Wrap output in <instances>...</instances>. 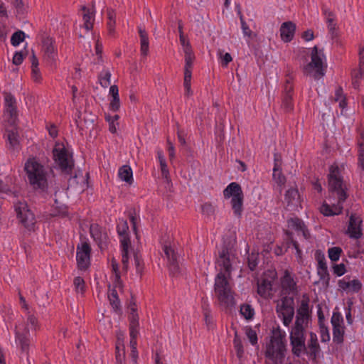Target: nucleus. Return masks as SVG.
Listing matches in <instances>:
<instances>
[{
	"mask_svg": "<svg viewBox=\"0 0 364 364\" xmlns=\"http://www.w3.org/2000/svg\"><path fill=\"white\" fill-rule=\"evenodd\" d=\"M26 171L29 184L35 190H40L46 193L48 188L47 172L43 165L36 160L35 157H29L25 163Z\"/></svg>",
	"mask_w": 364,
	"mask_h": 364,
	"instance_id": "nucleus-1",
	"label": "nucleus"
},
{
	"mask_svg": "<svg viewBox=\"0 0 364 364\" xmlns=\"http://www.w3.org/2000/svg\"><path fill=\"white\" fill-rule=\"evenodd\" d=\"M214 291L221 306L232 309L235 305L230 284L223 272L217 274L215 279Z\"/></svg>",
	"mask_w": 364,
	"mask_h": 364,
	"instance_id": "nucleus-2",
	"label": "nucleus"
},
{
	"mask_svg": "<svg viewBox=\"0 0 364 364\" xmlns=\"http://www.w3.org/2000/svg\"><path fill=\"white\" fill-rule=\"evenodd\" d=\"M284 335L282 333L280 328L272 330V336L271 337L270 343L267 346L265 352L266 357L277 362L282 363L284 359L286 351L285 344L283 341Z\"/></svg>",
	"mask_w": 364,
	"mask_h": 364,
	"instance_id": "nucleus-3",
	"label": "nucleus"
},
{
	"mask_svg": "<svg viewBox=\"0 0 364 364\" xmlns=\"http://www.w3.org/2000/svg\"><path fill=\"white\" fill-rule=\"evenodd\" d=\"M328 191L335 193L341 202H345L348 195L338 166H331L328 174Z\"/></svg>",
	"mask_w": 364,
	"mask_h": 364,
	"instance_id": "nucleus-4",
	"label": "nucleus"
},
{
	"mask_svg": "<svg viewBox=\"0 0 364 364\" xmlns=\"http://www.w3.org/2000/svg\"><path fill=\"white\" fill-rule=\"evenodd\" d=\"M225 199L231 198V206L235 216L240 218L243 210L244 194L240 185L236 182L230 183L223 191Z\"/></svg>",
	"mask_w": 364,
	"mask_h": 364,
	"instance_id": "nucleus-5",
	"label": "nucleus"
},
{
	"mask_svg": "<svg viewBox=\"0 0 364 364\" xmlns=\"http://www.w3.org/2000/svg\"><path fill=\"white\" fill-rule=\"evenodd\" d=\"M53 159L63 174L71 175L75 166L73 154H69L68 150L63 148H54L53 150Z\"/></svg>",
	"mask_w": 364,
	"mask_h": 364,
	"instance_id": "nucleus-6",
	"label": "nucleus"
},
{
	"mask_svg": "<svg viewBox=\"0 0 364 364\" xmlns=\"http://www.w3.org/2000/svg\"><path fill=\"white\" fill-rule=\"evenodd\" d=\"M14 208L21 224L29 231L34 230L36 218L28 204L25 201H18L14 204Z\"/></svg>",
	"mask_w": 364,
	"mask_h": 364,
	"instance_id": "nucleus-7",
	"label": "nucleus"
},
{
	"mask_svg": "<svg viewBox=\"0 0 364 364\" xmlns=\"http://www.w3.org/2000/svg\"><path fill=\"white\" fill-rule=\"evenodd\" d=\"M324 58V55L323 53V50L318 51V48L315 46L311 50V60L309 63L307 64L305 69H312L316 68V73L314 75L315 78L320 77L324 75V69L323 66V58Z\"/></svg>",
	"mask_w": 364,
	"mask_h": 364,
	"instance_id": "nucleus-8",
	"label": "nucleus"
},
{
	"mask_svg": "<svg viewBox=\"0 0 364 364\" xmlns=\"http://www.w3.org/2000/svg\"><path fill=\"white\" fill-rule=\"evenodd\" d=\"M4 136L7 138V147L9 151L14 153L18 152L21 149V144L18 140L16 122L13 125L8 124L6 126V134Z\"/></svg>",
	"mask_w": 364,
	"mask_h": 364,
	"instance_id": "nucleus-9",
	"label": "nucleus"
},
{
	"mask_svg": "<svg viewBox=\"0 0 364 364\" xmlns=\"http://www.w3.org/2000/svg\"><path fill=\"white\" fill-rule=\"evenodd\" d=\"M289 339L291 346V352L294 356L299 358L302 353H306V352H307L304 333L296 334V333H291Z\"/></svg>",
	"mask_w": 364,
	"mask_h": 364,
	"instance_id": "nucleus-10",
	"label": "nucleus"
},
{
	"mask_svg": "<svg viewBox=\"0 0 364 364\" xmlns=\"http://www.w3.org/2000/svg\"><path fill=\"white\" fill-rule=\"evenodd\" d=\"M232 254V247L230 244H224L221 251L219 252V257L217 260L218 266L223 268L225 272L230 276L232 271V267L230 262V255Z\"/></svg>",
	"mask_w": 364,
	"mask_h": 364,
	"instance_id": "nucleus-11",
	"label": "nucleus"
},
{
	"mask_svg": "<svg viewBox=\"0 0 364 364\" xmlns=\"http://www.w3.org/2000/svg\"><path fill=\"white\" fill-rule=\"evenodd\" d=\"M17 327L16 326V340L20 346L21 351L22 353H26V358L28 364H31L30 360L28 359L29 355V348L31 345L30 340V331L27 326H25L22 331L16 330Z\"/></svg>",
	"mask_w": 364,
	"mask_h": 364,
	"instance_id": "nucleus-12",
	"label": "nucleus"
},
{
	"mask_svg": "<svg viewBox=\"0 0 364 364\" xmlns=\"http://www.w3.org/2000/svg\"><path fill=\"white\" fill-rule=\"evenodd\" d=\"M90 232L94 240L101 250L106 249L109 244V237L107 233L102 227L97 224L90 225Z\"/></svg>",
	"mask_w": 364,
	"mask_h": 364,
	"instance_id": "nucleus-13",
	"label": "nucleus"
},
{
	"mask_svg": "<svg viewBox=\"0 0 364 364\" xmlns=\"http://www.w3.org/2000/svg\"><path fill=\"white\" fill-rule=\"evenodd\" d=\"M91 248L88 243L83 242L81 247L77 248L76 259L80 269H86L90 264Z\"/></svg>",
	"mask_w": 364,
	"mask_h": 364,
	"instance_id": "nucleus-14",
	"label": "nucleus"
},
{
	"mask_svg": "<svg viewBox=\"0 0 364 364\" xmlns=\"http://www.w3.org/2000/svg\"><path fill=\"white\" fill-rule=\"evenodd\" d=\"M6 112L9 115L7 119V124L13 125L17 121V108L16 106V99L9 92L4 93Z\"/></svg>",
	"mask_w": 364,
	"mask_h": 364,
	"instance_id": "nucleus-15",
	"label": "nucleus"
},
{
	"mask_svg": "<svg viewBox=\"0 0 364 364\" xmlns=\"http://www.w3.org/2000/svg\"><path fill=\"white\" fill-rule=\"evenodd\" d=\"M55 41L50 37L43 38L42 41L44 50V58L46 62L53 65L55 63L56 50L54 46Z\"/></svg>",
	"mask_w": 364,
	"mask_h": 364,
	"instance_id": "nucleus-16",
	"label": "nucleus"
},
{
	"mask_svg": "<svg viewBox=\"0 0 364 364\" xmlns=\"http://www.w3.org/2000/svg\"><path fill=\"white\" fill-rule=\"evenodd\" d=\"M363 220L355 214H351L349 218V225L348 227V232L351 238L359 239L362 237L361 225Z\"/></svg>",
	"mask_w": 364,
	"mask_h": 364,
	"instance_id": "nucleus-17",
	"label": "nucleus"
},
{
	"mask_svg": "<svg viewBox=\"0 0 364 364\" xmlns=\"http://www.w3.org/2000/svg\"><path fill=\"white\" fill-rule=\"evenodd\" d=\"M163 250L168 259V267L171 274L173 275L177 274L179 271L178 254L171 247L168 245H164Z\"/></svg>",
	"mask_w": 364,
	"mask_h": 364,
	"instance_id": "nucleus-18",
	"label": "nucleus"
},
{
	"mask_svg": "<svg viewBox=\"0 0 364 364\" xmlns=\"http://www.w3.org/2000/svg\"><path fill=\"white\" fill-rule=\"evenodd\" d=\"M346 279H350V276H346L342 279L338 281V290L351 291L353 293L359 292L362 289V283L358 279L346 281Z\"/></svg>",
	"mask_w": 364,
	"mask_h": 364,
	"instance_id": "nucleus-19",
	"label": "nucleus"
},
{
	"mask_svg": "<svg viewBox=\"0 0 364 364\" xmlns=\"http://www.w3.org/2000/svg\"><path fill=\"white\" fill-rule=\"evenodd\" d=\"M291 80L292 79L290 77L286 80V85L284 86V94L282 99V107L287 112H291L294 108L292 102V94L294 87L291 85Z\"/></svg>",
	"mask_w": 364,
	"mask_h": 364,
	"instance_id": "nucleus-20",
	"label": "nucleus"
},
{
	"mask_svg": "<svg viewBox=\"0 0 364 364\" xmlns=\"http://www.w3.org/2000/svg\"><path fill=\"white\" fill-rule=\"evenodd\" d=\"M309 337L306 346L307 352H306V354L308 355L311 360H316L321 352V347L318 342L317 335L315 333L312 331L310 332Z\"/></svg>",
	"mask_w": 364,
	"mask_h": 364,
	"instance_id": "nucleus-21",
	"label": "nucleus"
},
{
	"mask_svg": "<svg viewBox=\"0 0 364 364\" xmlns=\"http://www.w3.org/2000/svg\"><path fill=\"white\" fill-rule=\"evenodd\" d=\"M279 31L281 39L285 43H289L294 36L296 24L292 21L284 22L281 25Z\"/></svg>",
	"mask_w": 364,
	"mask_h": 364,
	"instance_id": "nucleus-22",
	"label": "nucleus"
},
{
	"mask_svg": "<svg viewBox=\"0 0 364 364\" xmlns=\"http://www.w3.org/2000/svg\"><path fill=\"white\" fill-rule=\"evenodd\" d=\"M288 226L299 232H302L303 237L306 240H309L311 237L310 232L305 225L304 222L299 218H291L287 220Z\"/></svg>",
	"mask_w": 364,
	"mask_h": 364,
	"instance_id": "nucleus-23",
	"label": "nucleus"
},
{
	"mask_svg": "<svg viewBox=\"0 0 364 364\" xmlns=\"http://www.w3.org/2000/svg\"><path fill=\"white\" fill-rule=\"evenodd\" d=\"M278 316L282 320L285 326H289L292 322L294 316V306H278L276 307Z\"/></svg>",
	"mask_w": 364,
	"mask_h": 364,
	"instance_id": "nucleus-24",
	"label": "nucleus"
},
{
	"mask_svg": "<svg viewBox=\"0 0 364 364\" xmlns=\"http://www.w3.org/2000/svg\"><path fill=\"white\" fill-rule=\"evenodd\" d=\"M179 39L185 54V66L193 65V62L195 60V55L189 41L184 35H180Z\"/></svg>",
	"mask_w": 364,
	"mask_h": 364,
	"instance_id": "nucleus-25",
	"label": "nucleus"
},
{
	"mask_svg": "<svg viewBox=\"0 0 364 364\" xmlns=\"http://www.w3.org/2000/svg\"><path fill=\"white\" fill-rule=\"evenodd\" d=\"M309 297L308 294H303L301 305L296 310V315L304 317L308 320H311L312 311L311 309H310L309 308Z\"/></svg>",
	"mask_w": 364,
	"mask_h": 364,
	"instance_id": "nucleus-26",
	"label": "nucleus"
},
{
	"mask_svg": "<svg viewBox=\"0 0 364 364\" xmlns=\"http://www.w3.org/2000/svg\"><path fill=\"white\" fill-rule=\"evenodd\" d=\"M282 294H287L296 290V284L290 274L286 272L282 279Z\"/></svg>",
	"mask_w": 364,
	"mask_h": 364,
	"instance_id": "nucleus-27",
	"label": "nucleus"
},
{
	"mask_svg": "<svg viewBox=\"0 0 364 364\" xmlns=\"http://www.w3.org/2000/svg\"><path fill=\"white\" fill-rule=\"evenodd\" d=\"M311 320H308L304 317L296 315V320L294 325L292 327L291 333H304L305 327L308 326V324Z\"/></svg>",
	"mask_w": 364,
	"mask_h": 364,
	"instance_id": "nucleus-28",
	"label": "nucleus"
},
{
	"mask_svg": "<svg viewBox=\"0 0 364 364\" xmlns=\"http://www.w3.org/2000/svg\"><path fill=\"white\" fill-rule=\"evenodd\" d=\"M139 33L140 36L141 54L146 57L149 53V37L144 29L139 28Z\"/></svg>",
	"mask_w": 364,
	"mask_h": 364,
	"instance_id": "nucleus-29",
	"label": "nucleus"
},
{
	"mask_svg": "<svg viewBox=\"0 0 364 364\" xmlns=\"http://www.w3.org/2000/svg\"><path fill=\"white\" fill-rule=\"evenodd\" d=\"M118 174L122 181H124L129 184H132L133 183L132 170L129 166L124 165L120 167Z\"/></svg>",
	"mask_w": 364,
	"mask_h": 364,
	"instance_id": "nucleus-30",
	"label": "nucleus"
},
{
	"mask_svg": "<svg viewBox=\"0 0 364 364\" xmlns=\"http://www.w3.org/2000/svg\"><path fill=\"white\" fill-rule=\"evenodd\" d=\"M317 274L319 276V279L322 282L323 287L327 289L329 287L330 282V274L328 271L327 264H325L323 266L318 265Z\"/></svg>",
	"mask_w": 364,
	"mask_h": 364,
	"instance_id": "nucleus-31",
	"label": "nucleus"
},
{
	"mask_svg": "<svg viewBox=\"0 0 364 364\" xmlns=\"http://www.w3.org/2000/svg\"><path fill=\"white\" fill-rule=\"evenodd\" d=\"M193 65L184 66V82L183 85L186 90V95L190 96L193 94L191 88Z\"/></svg>",
	"mask_w": 364,
	"mask_h": 364,
	"instance_id": "nucleus-32",
	"label": "nucleus"
},
{
	"mask_svg": "<svg viewBox=\"0 0 364 364\" xmlns=\"http://www.w3.org/2000/svg\"><path fill=\"white\" fill-rule=\"evenodd\" d=\"M272 282L267 279H263L261 283H258L257 293L262 297H265L267 292L272 290Z\"/></svg>",
	"mask_w": 364,
	"mask_h": 364,
	"instance_id": "nucleus-33",
	"label": "nucleus"
},
{
	"mask_svg": "<svg viewBox=\"0 0 364 364\" xmlns=\"http://www.w3.org/2000/svg\"><path fill=\"white\" fill-rule=\"evenodd\" d=\"M325 14L327 15L328 28L330 33L331 34L332 38H334L337 36V33L336 31V23H335L334 14L331 11H326Z\"/></svg>",
	"mask_w": 364,
	"mask_h": 364,
	"instance_id": "nucleus-34",
	"label": "nucleus"
},
{
	"mask_svg": "<svg viewBox=\"0 0 364 364\" xmlns=\"http://www.w3.org/2000/svg\"><path fill=\"white\" fill-rule=\"evenodd\" d=\"M344 326L333 327V341L341 344L344 341Z\"/></svg>",
	"mask_w": 364,
	"mask_h": 364,
	"instance_id": "nucleus-35",
	"label": "nucleus"
},
{
	"mask_svg": "<svg viewBox=\"0 0 364 364\" xmlns=\"http://www.w3.org/2000/svg\"><path fill=\"white\" fill-rule=\"evenodd\" d=\"M109 303L115 311L120 310V300L118 297L117 291L115 289H111L110 294H108Z\"/></svg>",
	"mask_w": 364,
	"mask_h": 364,
	"instance_id": "nucleus-36",
	"label": "nucleus"
},
{
	"mask_svg": "<svg viewBox=\"0 0 364 364\" xmlns=\"http://www.w3.org/2000/svg\"><path fill=\"white\" fill-rule=\"evenodd\" d=\"M233 344H234L235 349L236 350L237 357L239 359H241L244 354V349H243V346L242 343L241 338L237 335V332H235V336H234V339H233Z\"/></svg>",
	"mask_w": 364,
	"mask_h": 364,
	"instance_id": "nucleus-37",
	"label": "nucleus"
},
{
	"mask_svg": "<svg viewBox=\"0 0 364 364\" xmlns=\"http://www.w3.org/2000/svg\"><path fill=\"white\" fill-rule=\"evenodd\" d=\"M240 312L247 320L252 319L255 314L254 309L252 308L251 305L248 304L241 305Z\"/></svg>",
	"mask_w": 364,
	"mask_h": 364,
	"instance_id": "nucleus-38",
	"label": "nucleus"
},
{
	"mask_svg": "<svg viewBox=\"0 0 364 364\" xmlns=\"http://www.w3.org/2000/svg\"><path fill=\"white\" fill-rule=\"evenodd\" d=\"M334 100L336 102L340 100V102H339L340 107L343 109L347 106L346 98L343 95V88L340 86L338 87H337V89L335 91V99Z\"/></svg>",
	"mask_w": 364,
	"mask_h": 364,
	"instance_id": "nucleus-39",
	"label": "nucleus"
},
{
	"mask_svg": "<svg viewBox=\"0 0 364 364\" xmlns=\"http://www.w3.org/2000/svg\"><path fill=\"white\" fill-rule=\"evenodd\" d=\"M25 39V33L22 31L14 32L11 38V43L14 46H18Z\"/></svg>",
	"mask_w": 364,
	"mask_h": 364,
	"instance_id": "nucleus-40",
	"label": "nucleus"
},
{
	"mask_svg": "<svg viewBox=\"0 0 364 364\" xmlns=\"http://www.w3.org/2000/svg\"><path fill=\"white\" fill-rule=\"evenodd\" d=\"M111 73L105 70L98 75V80L102 87L106 88L110 84Z\"/></svg>",
	"mask_w": 364,
	"mask_h": 364,
	"instance_id": "nucleus-41",
	"label": "nucleus"
},
{
	"mask_svg": "<svg viewBox=\"0 0 364 364\" xmlns=\"http://www.w3.org/2000/svg\"><path fill=\"white\" fill-rule=\"evenodd\" d=\"M299 198V193L296 188H289L285 193V200L287 204H291L296 198Z\"/></svg>",
	"mask_w": 364,
	"mask_h": 364,
	"instance_id": "nucleus-42",
	"label": "nucleus"
},
{
	"mask_svg": "<svg viewBox=\"0 0 364 364\" xmlns=\"http://www.w3.org/2000/svg\"><path fill=\"white\" fill-rule=\"evenodd\" d=\"M258 259H259V253L258 252H252L247 257V264L248 267L251 271H254L257 264H258Z\"/></svg>",
	"mask_w": 364,
	"mask_h": 364,
	"instance_id": "nucleus-43",
	"label": "nucleus"
},
{
	"mask_svg": "<svg viewBox=\"0 0 364 364\" xmlns=\"http://www.w3.org/2000/svg\"><path fill=\"white\" fill-rule=\"evenodd\" d=\"M342 253V249L340 247H333L328 249V257L332 262H337Z\"/></svg>",
	"mask_w": 364,
	"mask_h": 364,
	"instance_id": "nucleus-44",
	"label": "nucleus"
},
{
	"mask_svg": "<svg viewBox=\"0 0 364 364\" xmlns=\"http://www.w3.org/2000/svg\"><path fill=\"white\" fill-rule=\"evenodd\" d=\"M129 331H139V314H132L129 315Z\"/></svg>",
	"mask_w": 364,
	"mask_h": 364,
	"instance_id": "nucleus-45",
	"label": "nucleus"
},
{
	"mask_svg": "<svg viewBox=\"0 0 364 364\" xmlns=\"http://www.w3.org/2000/svg\"><path fill=\"white\" fill-rule=\"evenodd\" d=\"M331 322L333 327L342 326L341 324L343 323V318L341 314L339 311H334L333 313Z\"/></svg>",
	"mask_w": 364,
	"mask_h": 364,
	"instance_id": "nucleus-46",
	"label": "nucleus"
},
{
	"mask_svg": "<svg viewBox=\"0 0 364 364\" xmlns=\"http://www.w3.org/2000/svg\"><path fill=\"white\" fill-rule=\"evenodd\" d=\"M319 329H320V334H321V341L323 343H326L330 341V334L328 328L327 326L324 325H320Z\"/></svg>",
	"mask_w": 364,
	"mask_h": 364,
	"instance_id": "nucleus-47",
	"label": "nucleus"
},
{
	"mask_svg": "<svg viewBox=\"0 0 364 364\" xmlns=\"http://www.w3.org/2000/svg\"><path fill=\"white\" fill-rule=\"evenodd\" d=\"M245 333H246V336L248 338L250 343L252 346H255L257 343V340H258L257 335L256 331L254 329H252L251 327H248L246 329Z\"/></svg>",
	"mask_w": 364,
	"mask_h": 364,
	"instance_id": "nucleus-48",
	"label": "nucleus"
},
{
	"mask_svg": "<svg viewBox=\"0 0 364 364\" xmlns=\"http://www.w3.org/2000/svg\"><path fill=\"white\" fill-rule=\"evenodd\" d=\"M273 177L276 180L277 183L279 184H284L285 182V177L277 168V164L276 163L273 169Z\"/></svg>",
	"mask_w": 364,
	"mask_h": 364,
	"instance_id": "nucleus-49",
	"label": "nucleus"
},
{
	"mask_svg": "<svg viewBox=\"0 0 364 364\" xmlns=\"http://www.w3.org/2000/svg\"><path fill=\"white\" fill-rule=\"evenodd\" d=\"M134 264L136 267V271L137 273L140 274L141 277L143 269H144V264L142 259L137 255V253H135L134 255Z\"/></svg>",
	"mask_w": 364,
	"mask_h": 364,
	"instance_id": "nucleus-50",
	"label": "nucleus"
},
{
	"mask_svg": "<svg viewBox=\"0 0 364 364\" xmlns=\"http://www.w3.org/2000/svg\"><path fill=\"white\" fill-rule=\"evenodd\" d=\"M73 284L77 291H80L82 294L85 291V281L81 277H76L74 279Z\"/></svg>",
	"mask_w": 364,
	"mask_h": 364,
	"instance_id": "nucleus-51",
	"label": "nucleus"
},
{
	"mask_svg": "<svg viewBox=\"0 0 364 364\" xmlns=\"http://www.w3.org/2000/svg\"><path fill=\"white\" fill-rule=\"evenodd\" d=\"M333 271L336 276L341 277L346 272V265L343 263L334 264L333 266Z\"/></svg>",
	"mask_w": 364,
	"mask_h": 364,
	"instance_id": "nucleus-52",
	"label": "nucleus"
},
{
	"mask_svg": "<svg viewBox=\"0 0 364 364\" xmlns=\"http://www.w3.org/2000/svg\"><path fill=\"white\" fill-rule=\"evenodd\" d=\"M278 306H294V299L292 296H284L281 299V304H277Z\"/></svg>",
	"mask_w": 364,
	"mask_h": 364,
	"instance_id": "nucleus-53",
	"label": "nucleus"
},
{
	"mask_svg": "<svg viewBox=\"0 0 364 364\" xmlns=\"http://www.w3.org/2000/svg\"><path fill=\"white\" fill-rule=\"evenodd\" d=\"M239 14H240V23H241V26H242V32H243L245 36L250 37L252 32L250 30V28H249V26L247 24V23L245 21V20L243 18V16H242V15L240 11H239Z\"/></svg>",
	"mask_w": 364,
	"mask_h": 364,
	"instance_id": "nucleus-54",
	"label": "nucleus"
},
{
	"mask_svg": "<svg viewBox=\"0 0 364 364\" xmlns=\"http://www.w3.org/2000/svg\"><path fill=\"white\" fill-rule=\"evenodd\" d=\"M358 161L364 170V141L358 142Z\"/></svg>",
	"mask_w": 364,
	"mask_h": 364,
	"instance_id": "nucleus-55",
	"label": "nucleus"
},
{
	"mask_svg": "<svg viewBox=\"0 0 364 364\" xmlns=\"http://www.w3.org/2000/svg\"><path fill=\"white\" fill-rule=\"evenodd\" d=\"M161 166V176L165 179L166 182L169 184L171 182L169 171L166 164H163Z\"/></svg>",
	"mask_w": 364,
	"mask_h": 364,
	"instance_id": "nucleus-56",
	"label": "nucleus"
},
{
	"mask_svg": "<svg viewBox=\"0 0 364 364\" xmlns=\"http://www.w3.org/2000/svg\"><path fill=\"white\" fill-rule=\"evenodd\" d=\"M321 213L325 216H333L335 213L332 211V208L326 203H323L320 208Z\"/></svg>",
	"mask_w": 364,
	"mask_h": 364,
	"instance_id": "nucleus-57",
	"label": "nucleus"
},
{
	"mask_svg": "<svg viewBox=\"0 0 364 364\" xmlns=\"http://www.w3.org/2000/svg\"><path fill=\"white\" fill-rule=\"evenodd\" d=\"M90 13H85L83 14L84 27L86 30L90 31L93 28V23L91 22Z\"/></svg>",
	"mask_w": 364,
	"mask_h": 364,
	"instance_id": "nucleus-58",
	"label": "nucleus"
},
{
	"mask_svg": "<svg viewBox=\"0 0 364 364\" xmlns=\"http://www.w3.org/2000/svg\"><path fill=\"white\" fill-rule=\"evenodd\" d=\"M130 239L128 235L124 236L121 240L122 245V254H128V249L130 245Z\"/></svg>",
	"mask_w": 364,
	"mask_h": 364,
	"instance_id": "nucleus-59",
	"label": "nucleus"
},
{
	"mask_svg": "<svg viewBox=\"0 0 364 364\" xmlns=\"http://www.w3.org/2000/svg\"><path fill=\"white\" fill-rule=\"evenodd\" d=\"M12 4L18 14L24 13L25 8L23 0H13Z\"/></svg>",
	"mask_w": 364,
	"mask_h": 364,
	"instance_id": "nucleus-60",
	"label": "nucleus"
},
{
	"mask_svg": "<svg viewBox=\"0 0 364 364\" xmlns=\"http://www.w3.org/2000/svg\"><path fill=\"white\" fill-rule=\"evenodd\" d=\"M344 202H341L339 200V198H338V203L336 204H333L331 208H332V211L334 214V215H340L342 213V211H343V203Z\"/></svg>",
	"mask_w": 364,
	"mask_h": 364,
	"instance_id": "nucleus-61",
	"label": "nucleus"
},
{
	"mask_svg": "<svg viewBox=\"0 0 364 364\" xmlns=\"http://www.w3.org/2000/svg\"><path fill=\"white\" fill-rule=\"evenodd\" d=\"M120 107V100L119 97L115 96L109 103V108L113 112H117Z\"/></svg>",
	"mask_w": 364,
	"mask_h": 364,
	"instance_id": "nucleus-62",
	"label": "nucleus"
},
{
	"mask_svg": "<svg viewBox=\"0 0 364 364\" xmlns=\"http://www.w3.org/2000/svg\"><path fill=\"white\" fill-rule=\"evenodd\" d=\"M23 59L24 55L22 51L16 52L13 57L12 62L14 65H19L23 63Z\"/></svg>",
	"mask_w": 364,
	"mask_h": 364,
	"instance_id": "nucleus-63",
	"label": "nucleus"
},
{
	"mask_svg": "<svg viewBox=\"0 0 364 364\" xmlns=\"http://www.w3.org/2000/svg\"><path fill=\"white\" fill-rule=\"evenodd\" d=\"M315 257L316 259L318 261V265L323 266L325 264H326L325 255L321 250H318L316 251Z\"/></svg>",
	"mask_w": 364,
	"mask_h": 364,
	"instance_id": "nucleus-64",
	"label": "nucleus"
}]
</instances>
